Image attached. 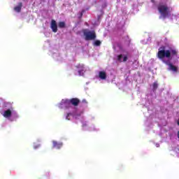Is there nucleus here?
<instances>
[{"label":"nucleus","mask_w":179,"mask_h":179,"mask_svg":"<svg viewBox=\"0 0 179 179\" xmlns=\"http://www.w3.org/2000/svg\"><path fill=\"white\" fill-rule=\"evenodd\" d=\"M58 26L59 29H64L66 27V24H65V22H59L58 24Z\"/></svg>","instance_id":"obj_15"},{"label":"nucleus","mask_w":179,"mask_h":179,"mask_svg":"<svg viewBox=\"0 0 179 179\" xmlns=\"http://www.w3.org/2000/svg\"><path fill=\"white\" fill-rule=\"evenodd\" d=\"M178 138L179 139V131H178Z\"/></svg>","instance_id":"obj_22"},{"label":"nucleus","mask_w":179,"mask_h":179,"mask_svg":"<svg viewBox=\"0 0 179 179\" xmlns=\"http://www.w3.org/2000/svg\"><path fill=\"white\" fill-rule=\"evenodd\" d=\"M93 45L95 47H100V45H101V41L96 40L94 42Z\"/></svg>","instance_id":"obj_16"},{"label":"nucleus","mask_w":179,"mask_h":179,"mask_svg":"<svg viewBox=\"0 0 179 179\" xmlns=\"http://www.w3.org/2000/svg\"><path fill=\"white\" fill-rule=\"evenodd\" d=\"M50 27L53 33H57V31H58V25H57V21H55V20H51Z\"/></svg>","instance_id":"obj_4"},{"label":"nucleus","mask_w":179,"mask_h":179,"mask_svg":"<svg viewBox=\"0 0 179 179\" xmlns=\"http://www.w3.org/2000/svg\"><path fill=\"white\" fill-rule=\"evenodd\" d=\"M177 55H178V51H177V50L170 48V50H166L165 46L160 47L157 54V57L159 59H164V58L171 59L173 57H177Z\"/></svg>","instance_id":"obj_1"},{"label":"nucleus","mask_w":179,"mask_h":179,"mask_svg":"<svg viewBox=\"0 0 179 179\" xmlns=\"http://www.w3.org/2000/svg\"><path fill=\"white\" fill-rule=\"evenodd\" d=\"M83 103H87L85 99L83 100Z\"/></svg>","instance_id":"obj_20"},{"label":"nucleus","mask_w":179,"mask_h":179,"mask_svg":"<svg viewBox=\"0 0 179 179\" xmlns=\"http://www.w3.org/2000/svg\"><path fill=\"white\" fill-rule=\"evenodd\" d=\"M22 6H23V3L22 2H20L18 5L14 8V10H15V12H17L18 13H20L22 10Z\"/></svg>","instance_id":"obj_12"},{"label":"nucleus","mask_w":179,"mask_h":179,"mask_svg":"<svg viewBox=\"0 0 179 179\" xmlns=\"http://www.w3.org/2000/svg\"><path fill=\"white\" fill-rule=\"evenodd\" d=\"M76 68L78 69V75L80 76H83V72H85V65L84 64H78L76 66Z\"/></svg>","instance_id":"obj_6"},{"label":"nucleus","mask_w":179,"mask_h":179,"mask_svg":"<svg viewBox=\"0 0 179 179\" xmlns=\"http://www.w3.org/2000/svg\"><path fill=\"white\" fill-rule=\"evenodd\" d=\"M53 148H56V149H61L62 148V143H58L55 141H52Z\"/></svg>","instance_id":"obj_11"},{"label":"nucleus","mask_w":179,"mask_h":179,"mask_svg":"<svg viewBox=\"0 0 179 179\" xmlns=\"http://www.w3.org/2000/svg\"><path fill=\"white\" fill-rule=\"evenodd\" d=\"M178 125H179V119H178Z\"/></svg>","instance_id":"obj_23"},{"label":"nucleus","mask_w":179,"mask_h":179,"mask_svg":"<svg viewBox=\"0 0 179 179\" xmlns=\"http://www.w3.org/2000/svg\"><path fill=\"white\" fill-rule=\"evenodd\" d=\"M41 146V145L38 144V145L34 146V149H38V148H40Z\"/></svg>","instance_id":"obj_18"},{"label":"nucleus","mask_w":179,"mask_h":179,"mask_svg":"<svg viewBox=\"0 0 179 179\" xmlns=\"http://www.w3.org/2000/svg\"><path fill=\"white\" fill-rule=\"evenodd\" d=\"M157 87H159V83H157V81H155L152 84V91L156 92V90H157Z\"/></svg>","instance_id":"obj_14"},{"label":"nucleus","mask_w":179,"mask_h":179,"mask_svg":"<svg viewBox=\"0 0 179 179\" xmlns=\"http://www.w3.org/2000/svg\"><path fill=\"white\" fill-rule=\"evenodd\" d=\"M151 2H152V3H155V0H151Z\"/></svg>","instance_id":"obj_21"},{"label":"nucleus","mask_w":179,"mask_h":179,"mask_svg":"<svg viewBox=\"0 0 179 179\" xmlns=\"http://www.w3.org/2000/svg\"><path fill=\"white\" fill-rule=\"evenodd\" d=\"M83 34L85 36V40L86 41H92L93 40H96V31H90L89 29H84Z\"/></svg>","instance_id":"obj_3"},{"label":"nucleus","mask_w":179,"mask_h":179,"mask_svg":"<svg viewBox=\"0 0 179 179\" xmlns=\"http://www.w3.org/2000/svg\"><path fill=\"white\" fill-rule=\"evenodd\" d=\"M3 116L4 117V118H10V117H12V110L10 109L5 110Z\"/></svg>","instance_id":"obj_9"},{"label":"nucleus","mask_w":179,"mask_h":179,"mask_svg":"<svg viewBox=\"0 0 179 179\" xmlns=\"http://www.w3.org/2000/svg\"><path fill=\"white\" fill-rule=\"evenodd\" d=\"M118 62H127V61H128V55H122L120 54L119 55H117V58Z\"/></svg>","instance_id":"obj_5"},{"label":"nucleus","mask_w":179,"mask_h":179,"mask_svg":"<svg viewBox=\"0 0 179 179\" xmlns=\"http://www.w3.org/2000/svg\"><path fill=\"white\" fill-rule=\"evenodd\" d=\"M83 16V13L81 12V13H80V17H82Z\"/></svg>","instance_id":"obj_19"},{"label":"nucleus","mask_w":179,"mask_h":179,"mask_svg":"<svg viewBox=\"0 0 179 179\" xmlns=\"http://www.w3.org/2000/svg\"><path fill=\"white\" fill-rule=\"evenodd\" d=\"M158 11L159 12L161 16L166 19V17H169L170 16V8L167 5L165 4H159L157 7Z\"/></svg>","instance_id":"obj_2"},{"label":"nucleus","mask_w":179,"mask_h":179,"mask_svg":"<svg viewBox=\"0 0 179 179\" xmlns=\"http://www.w3.org/2000/svg\"><path fill=\"white\" fill-rule=\"evenodd\" d=\"M64 106L66 107V108H71L72 103L71 102V99H66L64 101Z\"/></svg>","instance_id":"obj_10"},{"label":"nucleus","mask_w":179,"mask_h":179,"mask_svg":"<svg viewBox=\"0 0 179 179\" xmlns=\"http://www.w3.org/2000/svg\"><path fill=\"white\" fill-rule=\"evenodd\" d=\"M166 64L169 66V69L173 72H178V67L173 65V64L166 62Z\"/></svg>","instance_id":"obj_7"},{"label":"nucleus","mask_w":179,"mask_h":179,"mask_svg":"<svg viewBox=\"0 0 179 179\" xmlns=\"http://www.w3.org/2000/svg\"><path fill=\"white\" fill-rule=\"evenodd\" d=\"M70 101L71 105L74 106V107H77V106H79V103H80V100L78 98H72L70 99Z\"/></svg>","instance_id":"obj_8"},{"label":"nucleus","mask_w":179,"mask_h":179,"mask_svg":"<svg viewBox=\"0 0 179 179\" xmlns=\"http://www.w3.org/2000/svg\"><path fill=\"white\" fill-rule=\"evenodd\" d=\"M99 76L100 79H102L103 80L107 79V73H106V71H99Z\"/></svg>","instance_id":"obj_13"},{"label":"nucleus","mask_w":179,"mask_h":179,"mask_svg":"<svg viewBox=\"0 0 179 179\" xmlns=\"http://www.w3.org/2000/svg\"><path fill=\"white\" fill-rule=\"evenodd\" d=\"M71 115H72V113H67V115L66 117V120H67L68 121H69L71 120V117H69Z\"/></svg>","instance_id":"obj_17"}]
</instances>
